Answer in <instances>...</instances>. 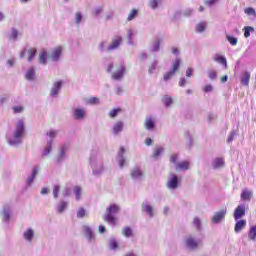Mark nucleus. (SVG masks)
<instances>
[{
  "mask_svg": "<svg viewBox=\"0 0 256 256\" xmlns=\"http://www.w3.org/2000/svg\"><path fill=\"white\" fill-rule=\"evenodd\" d=\"M119 211H121V207H119V205L117 204L110 205L109 207L106 208L104 221H106V223H109V225H112L113 227H115V225H117V218H115V216L113 215H117Z\"/></svg>",
  "mask_w": 256,
  "mask_h": 256,
  "instance_id": "nucleus-1",
  "label": "nucleus"
},
{
  "mask_svg": "<svg viewBox=\"0 0 256 256\" xmlns=\"http://www.w3.org/2000/svg\"><path fill=\"white\" fill-rule=\"evenodd\" d=\"M24 134H25V124L23 123V120H20L16 124L14 137L13 139L9 140V145H19V143H21V139L23 138Z\"/></svg>",
  "mask_w": 256,
  "mask_h": 256,
  "instance_id": "nucleus-2",
  "label": "nucleus"
},
{
  "mask_svg": "<svg viewBox=\"0 0 256 256\" xmlns=\"http://www.w3.org/2000/svg\"><path fill=\"white\" fill-rule=\"evenodd\" d=\"M179 67H181V59L177 58L172 64L171 71L164 74V81H169V79H171L177 73V71H179Z\"/></svg>",
  "mask_w": 256,
  "mask_h": 256,
  "instance_id": "nucleus-3",
  "label": "nucleus"
},
{
  "mask_svg": "<svg viewBox=\"0 0 256 256\" xmlns=\"http://www.w3.org/2000/svg\"><path fill=\"white\" fill-rule=\"evenodd\" d=\"M115 67H116V70L112 74V79H114V81H119L123 79V75H125V64L119 63V64H116Z\"/></svg>",
  "mask_w": 256,
  "mask_h": 256,
  "instance_id": "nucleus-4",
  "label": "nucleus"
},
{
  "mask_svg": "<svg viewBox=\"0 0 256 256\" xmlns=\"http://www.w3.org/2000/svg\"><path fill=\"white\" fill-rule=\"evenodd\" d=\"M180 183L181 181H179V176L172 174L171 177L168 179L167 187L168 189H177Z\"/></svg>",
  "mask_w": 256,
  "mask_h": 256,
  "instance_id": "nucleus-5",
  "label": "nucleus"
},
{
  "mask_svg": "<svg viewBox=\"0 0 256 256\" xmlns=\"http://www.w3.org/2000/svg\"><path fill=\"white\" fill-rule=\"evenodd\" d=\"M63 54V47L61 46H57L55 47L50 54V59L52 61H59V59L61 58V55Z\"/></svg>",
  "mask_w": 256,
  "mask_h": 256,
  "instance_id": "nucleus-6",
  "label": "nucleus"
},
{
  "mask_svg": "<svg viewBox=\"0 0 256 256\" xmlns=\"http://www.w3.org/2000/svg\"><path fill=\"white\" fill-rule=\"evenodd\" d=\"M225 215H227V208H224L214 214L212 217L213 223H221L223 219H225Z\"/></svg>",
  "mask_w": 256,
  "mask_h": 256,
  "instance_id": "nucleus-7",
  "label": "nucleus"
},
{
  "mask_svg": "<svg viewBox=\"0 0 256 256\" xmlns=\"http://www.w3.org/2000/svg\"><path fill=\"white\" fill-rule=\"evenodd\" d=\"M241 217H245V204L238 205L234 210L235 221H238Z\"/></svg>",
  "mask_w": 256,
  "mask_h": 256,
  "instance_id": "nucleus-8",
  "label": "nucleus"
},
{
  "mask_svg": "<svg viewBox=\"0 0 256 256\" xmlns=\"http://www.w3.org/2000/svg\"><path fill=\"white\" fill-rule=\"evenodd\" d=\"M122 41L123 38L117 36L114 40H112V43L108 46V51H115V49H119V45H121Z\"/></svg>",
  "mask_w": 256,
  "mask_h": 256,
  "instance_id": "nucleus-9",
  "label": "nucleus"
},
{
  "mask_svg": "<svg viewBox=\"0 0 256 256\" xmlns=\"http://www.w3.org/2000/svg\"><path fill=\"white\" fill-rule=\"evenodd\" d=\"M185 243L187 247H189V249H197V247H199V243L197 242V240H195V238L191 236L186 238Z\"/></svg>",
  "mask_w": 256,
  "mask_h": 256,
  "instance_id": "nucleus-10",
  "label": "nucleus"
},
{
  "mask_svg": "<svg viewBox=\"0 0 256 256\" xmlns=\"http://www.w3.org/2000/svg\"><path fill=\"white\" fill-rule=\"evenodd\" d=\"M61 85H63L61 81L54 83L52 90L50 92L51 97H55L59 93V91L61 90Z\"/></svg>",
  "mask_w": 256,
  "mask_h": 256,
  "instance_id": "nucleus-11",
  "label": "nucleus"
},
{
  "mask_svg": "<svg viewBox=\"0 0 256 256\" xmlns=\"http://www.w3.org/2000/svg\"><path fill=\"white\" fill-rule=\"evenodd\" d=\"M251 197H253V192L248 189H244L241 193L242 201H251Z\"/></svg>",
  "mask_w": 256,
  "mask_h": 256,
  "instance_id": "nucleus-12",
  "label": "nucleus"
},
{
  "mask_svg": "<svg viewBox=\"0 0 256 256\" xmlns=\"http://www.w3.org/2000/svg\"><path fill=\"white\" fill-rule=\"evenodd\" d=\"M214 61H216V63H220V65H224L225 69H227V58H225V56L216 54L214 56Z\"/></svg>",
  "mask_w": 256,
  "mask_h": 256,
  "instance_id": "nucleus-13",
  "label": "nucleus"
},
{
  "mask_svg": "<svg viewBox=\"0 0 256 256\" xmlns=\"http://www.w3.org/2000/svg\"><path fill=\"white\" fill-rule=\"evenodd\" d=\"M189 169V162L182 161L176 164V171H187Z\"/></svg>",
  "mask_w": 256,
  "mask_h": 256,
  "instance_id": "nucleus-14",
  "label": "nucleus"
},
{
  "mask_svg": "<svg viewBox=\"0 0 256 256\" xmlns=\"http://www.w3.org/2000/svg\"><path fill=\"white\" fill-rule=\"evenodd\" d=\"M124 124L122 121H118L113 126V133L114 135H118V133H121L123 131Z\"/></svg>",
  "mask_w": 256,
  "mask_h": 256,
  "instance_id": "nucleus-15",
  "label": "nucleus"
},
{
  "mask_svg": "<svg viewBox=\"0 0 256 256\" xmlns=\"http://www.w3.org/2000/svg\"><path fill=\"white\" fill-rule=\"evenodd\" d=\"M251 79V73L249 72H244L242 77H241V83L245 86H249V80Z\"/></svg>",
  "mask_w": 256,
  "mask_h": 256,
  "instance_id": "nucleus-16",
  "label": "nucleus"
},
{
  "mask_svg": "<svg viewBox=\"0 0 256 256\" xmlns=\"http://www.w3.org/2000/svg\"><path fill=\"white\" fill-rule=\"evenodd\" d=\"M247 225V221L239 220L234 227L235 233H239L245 226Z\"/></svg>",
  "mask_w": 256,
  "mask_h": 256,
  "instance_id": "nucleus-17",
  "label": "nucleus"
},
{
  "mask_svg": "<svg viewBox=\"0 0 256 256\" xmlns=\"http://www.w3.org/2000/svg\"><path fill=\"white\" fill-rule=\"evenodd\" d=\"M144 125L148 131H151L152 129H155V120H153V118H147Z\"/></svg>",
  "mask_w": 256,
  "mask_h": 256,
  "instance_id": "nucleus-18",
  "label": "nucleus"
},
{
  "mask_svg": "<svg viewBox=\"0 0 256 256\" xmlns=\"http://www.w3.org/2000/svg\"><path fill=\"white\" fill-rule=\"evenodd\" d=\"M132 179H141L143 177V172L139 168H134L131 172Z\"/></svg>",
  "mask_w": 256,
  "mask_h": 256,
  "instance_id": "nucleus-19",
  "label": "nucleus"
},
{
  "mask_svg": "<svg viewBox=\"0 0 256 256\" xmlns=\"http://www.w3.org/2000/svg\"><path fill=\"white\" fill-rule=\"evenodd\" d=\"M37 173H39V167H34L31 176L28 177V180H27L28 185H31L33 181H35V177H37Z\"/></svg>",
  "mask_w": 256,
  "mask_h": 256,
  "instance_id": "nucleus-20",
  "label": "nucleus"
},
{
  "mask_svg": "<svg viewBox=\"0 0 256 256\" xmlns=\"http://www.w3.org/2000/svg\"><path fill=\"white\" fill-rule=\"evenodd\" d=\"M37 55V48H30L28 49V62L31 63L35 56Z\"/></svg>",
  "mask_w": 256,
  "mask_h": 256,
  "instance_id": "nucleus-21",
  "label": "nucleus"
},
{
  "mask_svg": "<svg viewBox=\"0 0 256 256\" xmlns=\"http://www.w3.org/2000/svg\"><path fill=\"white\" fill-rule=\"evenodd\" d=\"M225 165V160L223 158H216L213 163L214 169H219V167H223Z\"/></svg>",
  "mask_w": 256,
  "mask_h": 256,
  "instance_id": "nucleus-22",
  "label": "nucleus"
},
{
  "mask_svg": "<svg viewBox=\"0 0 256 256\" xmlns=\"http://www.w3.org/2000/svg\"><path fill=\"white\" fill-rule=\"evenodd\" d=\"M243 31H244V37L247 39L249 37H251V31H255V28L252 27V26H245L243 28Z\"/></svg>",
  "mask_w": 256,
  "mask_h": 256,
  "instance_id": "nucleus-23",
  "label": "nucleus"
},
{
  "mask_svg": "<svg viewBox=\"0 0 256 256\" xmlns=\"http://www.w3.org/2000/svg\"><path fill=\"white\" fill-rule=\"evenodd\" d=\"M39 63L42 65H47V52L43 50L39 56Z\"/></svg>",
  "mask_w": 256,
  "mask_h": 256,
  "instance_id": "nucleus-24",
  "label": "nucleus"
},
{
  "mask_svg": "<svg viewBox=\"0 0 256 256\" xmlns=\"http://www.w3.org/2000/svg\"><path fill=\"white\" fill-rule=\"evenodd\" d=\"M248 237L251 241H255L256 239V225L252 226L248 232Z\"/></svg>",
  "mask_w": 256,
  "mask_h": 256,
  "instance_id": "nucleus-25",
  "label": "nucleus"
},
{
  "mask_svg": "<svg viewBox=\"0 0 256 256\" xmlns=\"http://www.w3.org/2000/svg\"><path fill=\"white\" fill-rule=\"evenodd\" d=\"M26 79L27 81H33L35 79V69L30 68L26 73Z\"/></svg>",
  "mask_w": 256,
  "mask_h": 256,
  "instance_id": "nucleus-26",
  "label": "nucleus"
},
{
  "mask_svg": "<svg viewBox=\"0 0 256 256\" xmlns=\"http://www.w3.org/2000/svg\"><path fill=\"white\" fill-rule=\"evenodd\" d=\"M122 234L124 235V237H133V230L131 229V227H124L122 230Z\"/></svg>",
  "mask_w": 256,
  "mask_h": 256,
  "instance_id": "nucleus-27",
  "label": "nucleus"
},
{
  "mask_svg": "<svg viewBox=\"0 0 256 256\" xmlns=\"http://www.w3.org/2000/svg\"><path fill=\"white\" fill-rule=\"evenodd\" d=\"M74 117L76 119H83L85 117V112L83 110H81V109H76L74 111Z\"/></svg>",
  "mask_w": 256,
  "mask_h": 256,
  "instance_id": "nucleus-28",
  "label": "nucleus"
},
{
  "mask_svg": "<svg viewBox=\"0 0 256 256\" xmlns=\"http://www.w3.org/2000/svg\"><path fill=\"white\" fill-rule=\"evenodd\" d=\"M162 101L166 107H170L173 103V98L171 96H164Z\"/></svg>",
  "mask_w": 256,
  "mask_h": 256,
  "instance_id": "nucleus-29",
  "label": "nucleus"
},
{
  "mask_svg": "<svg viewBox=\"0 0 256 256\" xmlns=\"http://www.w3.org/2000/svg\"><path fill=\"white\" fill-rule=\"evenodd\" d=\"M207 27V24L205 22H201L199 24L196 25V31L197 33H203V31H205Z\"/></svg>",
  "mask_w": 256,
  "mask_h": 256,
  "instance_id": "nucleus-30",
  "label": "nucleus"
},
{
  "mask_svg": "<svg viewBox=\"0 0 256 256\" xmlns=\"http://www.w3.org/2000/svg\"><path fill=\"white\" fill-rule=\"evenodd\" d=\"M119 113H121V108H114L109 112V117H111V119H115Z\"/></svg>",
  "mask_w": 256,
  "mask_h": 256,
  "instance_id": "nucleus-31",
  "label": "nucleus"
},
{
  "mask_svg": "<svg viewBox=\"0 0 256 256\" xmlns=\"http://www.w3.org/2000/svg\"><path fill=\"white\" fill-rule=\"evenodd\" d=\"M226 39L230 43V45H232L233 47H235V45H237V42H238L237 37H233L231 35H227Z\"/></svg>",
  "mask_w": 256,
  "mask_h": 256,
  "instance_id": "nucleus-32",
  "label": "nucleus"
},
{
  "mask_svg": "<svg viewBox=\"0 0 256 256\" xmlns=\"http://www.w3.org/2000/svg\"><path fill=\"white\" fill-rule=\"evenodd\" d=\"M24 239H26V241H31V239H33L32 229H28L26 232H24Z\"/></svg>",
  "mask_w": 256,
  "mask_h": 256,
  "instance_id": "nucleus-33",
  "label": "nucleus"
},
{
  "mask_svg": "<svg viewBox=\"0 0 256 256\" xmlns=\"http://www.w3.org/2000/svg\"><path fill=\"white\" fill-rule=\"evenodd\" d=\"M163 151H164L163 147H156L154 149L152 157H154V159H157V157H159V155H161V153H163Z\"/></svg>",
  "mask_w": 256,
  "mask_h": 256,
  "instance_id": "nucleus-34",
  "label": "nucleus"
},
{
  "mask_svg": "<svg viewBox=\"0 0 256 256\" xmlns=\"http://www.w3.org/2000/svg\"><path fill=\"white\" fill-rule=\"evenodd\" d=\"M244 13L246 15H249V16L253 15V17H256V12H255V10L252 7L245 8L244 9Z\"/></svg>",
  "mask_w": 256,
  "mask_h": 256,
  "instance_id": "nucleus-35",
  "label": "nucleus"
},
{
  "mask_svg": "<svg viewBox=\"0 0 256 256\" xmlns=\"http://www.w3.org/2000/svg\"><path fill=\"white\" fill-rule=\"evenodd\" d=\"M137 9H133L130 14L128 15L127 21H133L135 17H137Z\"/></svg>",
  "mask_w": 256,
  "mask_h": 256,
  "instance_id": "nucleus-36",
  "label": "nucleus"
},
{
  "mask_svg": "<svg viewBox=\"0 0 256 256\" xmlns=\"http://www.w3.org/2000/svg\"><path fill=\"white\" fill-rule=\"evenodd\" d=\"M74 193H75V195H76L77 201H79V200L81 199V187L76 186V187L74 188Z\"/></svg>",
  "mask_w": 256,
  "mask_h": 256,
  "instance_id": "nucleus-37",
  "label": "nucleus"
},
{
  "mask_svg": "<svg viewBox=\"0 0 256 256\" xmlns=\"http://www.w3.org/2000/svg\"><path fill=\"white\" fill-rule=\"evenodd\" d=\"M59 191H61V187L59 185L54 186V189H53L54 199H57V197H59Z\"/></svg>",
  "mask_w": 256,
  "mask_h": 256,
  "instance_id": "nucleus-38",
  "label": "nucleus"
},
{
  "mask_svg": "<svg viewBox=\"0 0 256 256\" xmlns=\"http://www.w3.org/2000/svg\"><path fill=\"white\" fill-rule=\"evenodd\" d=\"M88 103L90 105H99L100 101H99V98L97 97H92L88 100Z\"/></svg>",
  "mask_w": 256,
  "mask_h": 256,
  "instance_id": "nucleus-39",
  "label": "nucleus"
},
{
  "mask_svg": "<svg viewBox=\"0 0 256 256\" xmlns=\"http://www.w3.org/2000/svg\"><path fill=\"white\" fill-rule=\"evenodd\" d=\"M17 37H19V31H17V29H12V33L9 36V39L15 40Z\"/></svg>",
  "mask_w": 256,
  "mask_h": 256,
  "instance_id": "nucleus-40",
  "label": "nucleus"
},
{
  "mask_svg": "<svg viewBox=\"0 0 256 256\" xmlns=\"http://www.w3.org/2000/svg\"><path fill=\"white\" fill-rule=\"evenodd\" d=\"M144 211L146 213H148L150 215V217H153V207L152 206L146 205L144 207Z\"/></svg>",
  "mask_w": 256,
  "mask_h": 256,
  "instance_id": "nucleus-41",
  "label": "nucleus"
},
{
  "mask_svg": "<svg viewBox=\"0 0 256 256\" xmlns=\"http://www.w3.org/2000/svg\"><path fill=\"white\" fill-rule=\"evenodd\" d=\"M86 211L84 210V208H80L77 212V217L79 219H83V217H85Z\"/></svg>",
  "mask_w": 256,
  "mask_h": 256,
  "instance_id": "nucleus-42",
  "label": "nucleus"
},
{
  "mask_svg": "<svg viewBox=\"0 0 256 256\" xmlns=\"http://www.w3.org/2000/svg\"><path fill=\"white\" fill-rule=\"evenodd\" d=\"M65 209H67V202H61L60 206L58 207L59 213H63V211H65Z\"/></svg>",
  "mask_w": 256,
  "mask_h": 256,
  "instance_id": "nucleus-43",
  "label": "nucleus"
},
{
  "mask_svg": "<svg viewBox=\"0 0 256 256\" xmlns=\"http://www.w3.org/2000/svg\"><path fill=\"white\" fill-rule=\"evenodd\" d=\"M203 91L204 93H211V91H213V86L211 84H207L203 87Z\"/></svg>",
  "mask_w": 256,
  "mask_h": 256,
  "instance_id": "nucleus-44",
  "label": "nucleus"
},
{
  "mask_svg": "<svg viewBox=\"0 0 256 256\" xmlns=\"http://www.w3.org/2000/svg\"><path fill=\"white\" fill-rule=\"evenodd\" d=\"M3 217H4V221H9L11 214L9 213V211L7 209L3 210Z\"/></svg>",
  "mask_w": 256,
  "mask_h": 256,
  "instance_id": "nucleus-45",
  "label": "nucleus"
},
{
  "mask_svg": "<svg viewBox=\"0 0 256 256\" xmlns=\"http://www.w3.org/2000/svg\"><path fill=\"white\" fill-rule=\"evenodd\" d=\"M208 77H209V79H211L212 81H215V79H217V72H215V71H210V72L208 73Z\"/></svg>",
  "mask_w": 256,
  "mask_h": 256,
  "instance_id": "nucleus-46",
  "label": "nucleus"
},
{
  "mask_svg": "<svg viewBox=\"0 0 256 256\" xmlns=\"http://www.w3.org/2000/svg\"><path fill=\"white\" fill-rule=\"evenodd\" d=\"M109 247L110 249H117V247H119V244L115 240H111L109 242Z\"/></svg>",
  "mask_w": 256,
  "mask_h": 256,
  "instance_id": "nucleus-47",
  "label": "nucleus"
},
{
  "mask_svg": "<svg viewBox=\"0 0 256 256\" xmlns=\"http://www.w3.org/2000/svg\"><path fill=\"white\" fill-rule=\"evenodd\" d=\"M14 113H23V106H14L13 108Z\"/></svg>",
  "mask_w": 256,
  "mask_h": 256,
  "instance_id": "nucleus-48",
  "label": "nucleus"
},
{
  "mask_svg": "<svg viewBox=\"0 0 256 256\" xmlns=\"http://www.w3.org/2000/svg\"><path fill=\"white\" fill-rule=\"evenodd\" d=\"M83 19V15L81 14V12H77L76 13V24L79 25V23H81Z\"/></svg>",
  "mask_w": 256,
  "mask_h": 256,
  "instance_id": "nucleus-49",
  "label": "nucleus"
},
{
  "mask_svg": "<svg viewBox=\"0 0 256 256\" xmlns=\"http://www.w3.org/2000/svg\"><path fill=\"white\" fill-rule=\"evenodd\" d=\"M149 5L152 9H157L159 2L157 0H151Z\"/></svg>",
  "mask_w": 256,
  "mask_h": 256,
  "instance_id": "nucleus-50",
  "label": "nucleus"
},
{
  "mask_svg": "<svg viewBox=\"0 0 256 256\" xmlns=\"http://www.w3.org/2000/svg\"><path fill=\"white\" fill-rule=\"evenodd\" d=\"M196 229H201V220H199V218H195L193 221Z\"/></svg>",
  "mask_w": 256,
  "mask_h": 256,
  "instance_id": "nucleus-51",
  "label": "nucleus"
},
{
  "mask_svg": "<svg viewBox=\"0 0 256 256\" xmlns=\"http://www.w3.org/2000/svg\"><path fill=\"white\" fill-rule=\"evenodd\" d=\"M157 69V62H153L151 66L149 67L148 73H153V71Z\"/></svg>",
  "mask_w": 256,
  "mask_h": 256,
  "instance_id": "nucleus-52",
  "label": "nucleus"
},
{
  "mask_svg": "<svg viewBox=\"0 0 256 256\" xmlns=\"http://www.w3.org/2000/svg\"><path fill=\"white\" fill-rule=\"evenodd\" d=\"M177 159H179V156L177 154H172L170 156V162L177 163Z\"/></svg>",
  "mask_w": 256,
  "mask_h": 256,
  "instance_id": "nucleus-53",
  "label": "nucleus"
},
{
  "mask_svg": "<svg viewBox=\"0 0 256 256\" xmlns=\"http://www.w3.org/2000/svg\"><path fill=\"white\" fill-rule=\"evenodd\" d=\"M235 139V132H231L228 136L227 143H231Z\"/></svg>",
  "mask_w": 256,
  "mask_h": 256,
  "instance_id": "nucleus-54",
  "label": "nucleus"
},
{
  "mask_svg": "<svg viewBox=\"0 0 256 256\" xmlns=\"http://www.w3.org/2000/svg\"><path fill=\"white\" fill-rule=\"evenodd\" d=\"M193 75V68H188L186 70V77H191Z\"/></svg>",
  "mask_w": 256,
  "mask_h": 256,
  "instance_id": "nucleus-55",
  "label": "nucleus"
},
{
  "mask_svg": "<svg viewBox=\"0 0 256 256\" xmlns=\"http://www.w3.org/2000/svg\"><path fill=\"white\" fill-rule=\"evenodd\" d=\"M217 1H218V0H206V1H205V4L211 6V5H215V3H217Z\"/></svg>",
  "mask_w": 256,
  "mask_h": 256,
  "instance_id": "nucleus-56",
  "label": "nucleus"
},
{
  "mask_svg": "<svg viewBox=\"0 0 256 256\" xmlns=\"http://www.w3.org/2000/svg\"><path fill=\"white\" fill-rule=\"evenodd\" d=\"M160 45H161V43H160L159 41H157V42L154 44L153 51H159Z\"/></svg>",
  "mask_w": 256,
  "mask_h": 256,
  "instance_id": "nucleus-57",
  "label": "nucleus"
},
{
  "mask_svg": "<svg viewBox=\"0 0 256 256\" xmlns=\"http://www.w3.org/2000/svg\"><path fill=\"white\" fill-rule=\"evenodd\" d=\"M51 153V144L44 150L43 155H49Z\"/></svg>",
  "mask_w": 256,
  "mask_h": 256,
  "instance_id": "nucleus-58",
  "label": "nucleus"
},
{
  "mask_svg": "<svg viewBox=\"0 0 256 256\" xmlns=\"http://www.w3.org/2000/svg\"><path fill=\"white\" fill-rule=\"evenodd\" d=\"M228 80H229V76H227V75L222 76V77L220 78L221 83H227Z\"/></svg>",
  "mask_w": 256,
  "mask_h": 256,
  "instance_id": "nucleus-59",
  "label": "nucleus"
},
{
  "mask_svg": "<svg viewBox=\"0 0 256 256\" xmlns=\"http://www.w3.org/2000/svg\"><path fill=\"white\" fill-rule=\"evenodd\" d=\"M145 145H147V146L153 145V139L147 138V139L145 140Z\"/></svg>",
  "mask_w": 256,
  "mask_h": 256,
  "instance_id": "nucleus-60",
  "label": "nucleus"
},
{
  "mask_svg": "<svg viewBox=\"0 0 256 256\" xmlns=\"http://www.w3.org/2000/svg\"><path fill=\"white\" fill-rule=\"evenodd\" d=\"M125 153V147H121L118 153L119 157L123 158V154Z\"/></svg>",
  "mask_w": 256,
  "mask_h": 256,
  "instance_id": "nucleus-61",
  "label": "nucleus"
},
{
  "mask_svg": "<svg viewBox=\"0 0 256 256\" xmlns=\"http://www.w3.org/2000/svg\"><path fill=\"white\" fill-rule=\"evenodd\" d=\"M185 83H186L185 78H181L180 81H179L180 87H183L185 85Z\"/></svg>",
  "mask_w": 256,
  "mask_h": 256,
  "instance_id": "nucleus-62",
  "label": "nucleus"
},
{
  "mask_svg": "<svg viewBox=\"0 0 256 256\" xmlns=\"http://www.w3.org/2000/svg\"><path fill=\"white\" fill-rule=\"evenodd\" d=\"M103 11V8H97L96 10H94V15H99V13H101Z\"/></svg>",
  "mask_w": 256,
  "mask_h": 256,
  "instance_id": "nucleus-63",
  "label": "nucleus"
},
{
  "mask_svg": "<svg viewBox=\"0 0 256 256\" xmlns=\"http://www.w3.org/2000/svg\"><path fill=\"white\" fill-rule=\"evenodd\" d=\"M98 229H99V232H100V233H104V232H105V226H103V225H100V226L98 227Z\"/></svg>",
  "mask_w": 256,
  "mask_h": 256,
  "instance_id": "nucleus-64",
  "label": "nucleus"
}]
</instances>
